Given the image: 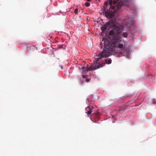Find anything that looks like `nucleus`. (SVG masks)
Wrapping results in <instances>:
<instances>
[{
    "label": "nucleus",
    "instance_id": "nucleus-1",
    "mask_svg": "<svg viewBox=\"0 0 156 156\" xmlns=\"http://www.w3.org/2000/svg\"><path fill=\"white\" fill-rule=\"evenodd\" d=\"M123 30H121L118 32L111 31L109 33V38H103L102 42L104 44V48L99 54L95 56V62L98 63V61L102 58H106L110 56L114 48H117L119 50L122 52L124 49V46L122 44H120L121 40V33Z\"/></svg>",
    "mask_w": 156,
    "mask_h": 156
},
{
    "label": "nucleus",
    "instance_id": "nucleus-2",
    "mask_svg": "<svg viewBox=\"0 0 156 156\" xmlns=\"http://www.w3.org/2000/svg\"><path fill=\"white\" fill-rule=\"evenodd\" d=\"M119 0H114L112 1V0H107L105 2L104 5V11L108 10L106 7L107 6L108 4L110 5V7L113 10V11L115 12L119 11L121 8L122 5H128L130 2L129 0H121L119 3H117V4L116 5L117 2H118Z\"/></svg>",
    "mask_w": 156,
    "mask_h": 156
},
{
    "label": "nucleus",
    "instance_id": "nucleus-3",
    "mask_svg": "<svg viewBox=\"0 0 156 156\" xmlns=\"http://www.w3.org/2000/svg\"><path fill=\"white\" fill-rule=\"evenodd\" d=\"M108 29H113L112 30H111L109 32L111 31H113L117 33L121 30H123L124 28L122 26H118L115 25L113 21H111L106 23L105 24L102 26L101 27V30L103 32H105L106 30Z\"/></svg>",
    "mask_w": 156,
    "mask_h": 156
},
{
    "label": "nucleus",
    "instance_id": "nucleus-4",
    "mask_svg": "<svg viewBox=\"0 0 156 156\" xmlns=\"http://www.w3.org/2000/svg\"><path fill=\"white\" fill-rule=\"evenodd\" d=\"M103 65L101 64H99V65H96L95 66L92 68V67L90 68V67L89 68L88 67H87L86 68L84 66H83L82 67V69H83V72H87L88 71L90 70H95L96 69H98L100 67H102Z\"/></svg>",
    "mask_w": 156,
    "mask_h": 156
},
{
    "label": "nucleus",
    "instance_id": "nucleus-5",
    "mask_svg": "<svg viewBox=\"0 0 156 156\" xmlns=\"http://www.w3.org/2000/svg\"><path fill=\"white\" fill-rule=\"evenodd\" d=\"M105 15L107 18L110 19H112L115 16L114 13H110V12H106Z\"/></svg>",
    "mask_w": 156,
    "mask_h": 156
},
{
    "label": "nucleus",
    "instance_id": "nucleus-6",
    "mask_svg": "<svg viewBox=\"0 0 156 156\" xmlns=\"http://www.w3.org/2000/svg\"><path fill=\"white\" fill-rule=\"evenodd\" d=\"M85 112L87 114L88 116L90 117V115L92 112V109L90 108L89 106H88L86 108Z\"/></svg>",
    "mask_w": 156,
    "mask_h": 156
},
{
    "label": "nucleus",
    "instance_id": "nucleus-7",
    "mask_svg": "<svg viewBox=\"0 0 156 156\" xmlns=\"http://www.w3.org/2000/svg\"><path fill=\"white\" fill-rule=\"evenodd\" d=\"M29 49L30 51H34L36 50L37 48L35 46L31 45V46L30 47Z\"/></svg>",
    "mask_w": 156,
    "mask_h": 156
},
{
    "label": "nucleus",
    "instance_id": "nucleus-8",
    "mask_svg": "<svg viewBox=\"0 0 156 156\" xmlns=\"http://www.w3.org/2000/svg\"><path fill=\"white\" fill-rule=\"evenodd\" d=\"M105 61L106 64H109L111 63L112 60L110 58L108 59H105Z\"/></svg>",
    "mask_w": 156,
    "mask_h": 156
},
{
    "label": "nucleus",
    "instance_id": "nucleus-9",
    "mask_svg": "<svg viewBox=\"0 0 156 156\" xmlns=\"http://www.w3.org/2000/svg\"><path fill=\"white\" fill-rule=\"evenodd\" d=\"M122 36L123 37H126L128 36V34L126 32H123L122 34Z\"/></svg>",
    "mask_w": 156,
    "mask_h": 156
},
{
    "label": "nucleus",
    "instance_id": "nucleus-10",
    "mask_svg": "<svg viewBox=\"0 0 156 156\" xmlns=\"http://www.w3.org/2000/svg\"><path fill=\"white\" fill-rule=\"evenodd\" d=\"M90 5V3L88 2H86L85 3V5L87 7L89 6Z\"/></svg>",
    "mask_w": 156,
    "mask_h": 156
},
{
    "label": "nucleus",
    "instance_id": "nucleus-11",
    "mask_svg": "<svg viewBox=\"0 0 156 156\" xmlns=\"http://www.w3.org/2000/svg\"><path fill=\"white\" fill-rule=\"evenodd\" d=\"M74 12L76 14H78V9H76L74 10Z\"/></svg>",
    "mask_w": 156,
    "mask_h": 156
},
{
    "label": "nucleus",
    "instance_id": "nucleus-12",
    "mask_svg": "<svg viewBox=\"0 0 156 156\" xmlns=\"http://www.w3.org/2000/svg\"><path fill=\"white\" fill-rule=\"evenodd\" d=\"M152 103L153 104H156V101L154 99L153 100Z\"/></svg>",
    "mask_w": 156,
    "mask_h": 156
},
{
    "label": "nucleus",
    "instance_id": "nucleus-13",
    "mask_svg": "<svg viewBox=\"0 0 156 156\" xmlns=\"http://www.w3.org/2000/svg\"><path fill=\"white\" fill-rule=\"evenodd\" d=\"M90 81V80L89 79H86V81L87 82H89Z\"/></svg>",
    "mask_w": 156,
    "mask_h": 156
},
{
    "label": "nucleus",
    "instance_id": "nucleus-14",
    "mask_svg": "<svg viewBox=\"0 0 156 156\" xmlns=\"http://www.w3.org/2000/svg\"><path fill=\"white\" fill-rule=\"evenodd\" d=\"M124 110V109H123L122 110H121V108L119 110V111H123V110Z\"/></svg>",
    "mask_w": 156,
    "mask_h": 156
},
{
    "label": "nucleus",
    "instance_id": "nucleus-15",
    "mask_svg": "<svg viewBox=\"0 0 156 156\" xmlns=\"http://www.w3.org/2000/svg\"><path fill=\"white\" fill-rule=\"evenodd\" d=\"M90 0H87V2H89V1H90Z\"/></svg>",
    "mask_w": 156,
    "mask_h": 156
},
{
    "label": "nucleus",
    "instance_id": "nucleus-16",
    "mask_svg": "<svg viewBox=\"0 0 156 156\" xmlns=\"http://www.w3.org/2000/svg\"><path fill=\"white\" fill-rule=\"evenodd\" d=\"M129 96H126V97H129Z\"/></svg>",
    "mask_w": 156,
    "mask_h": 156
},
{
    "label": "nucleus",
    "instance_id": "nucleus-17",
    "mask_svg": "<svg viewBox=\"0 0 156 156\" xmlns=\"http://www.w3.org/2000/svg\"><path fill=\"white\" fill-rule=\"evenodd\" d=\"M132 24V23H130V25H131Z\"/></svg>",
    "mask_w": 156,
    "mask_h": 156
}]
</instances>
